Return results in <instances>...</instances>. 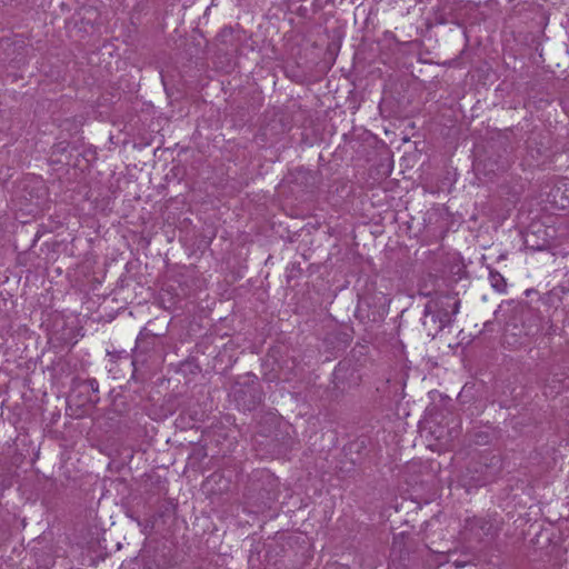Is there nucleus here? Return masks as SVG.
<instances>
[{"instance_id":"nucleus-8","label":"nucleus","mask_w":569,"mask_h":569,"mask_svg":"<svg viewBox=\"0 0 569 569\" xmlns=\"http://www.w3.org/2000/svg\"><path fill=\"white\" fill-rule=\"evenodd\" d=\"M560 192H561V188H560V187H556V188H553V190H552V196H553V198H555V202H556L560 208L565 209V208L569 207V199L561 200L560 202H558V201L556 200V198H557L558 193H560Z\"/></svg>"},{"instance_id":"nucleus-4","label":"nucleus","mask_w":569,"mask_h":569,"mask_svg":"<svg viewBox=\"0 0 569 569\" xmlns=\"http://www.w3.org/2000/svg\"><path fill=\"white\" fill-rule=\"evenodd\" d=\"M510 166V161L508 157L498 154V156H487L485 159H481L476 164V170L479 173L488 177L489 179L495 176L505 172Z\"/></svg>"},{"instance_id":"nucleus-10","label":"nucleus","mask_w":569,"mask_h":569,"mask_svg":"<svg viewBox=\"0 0 569 569\" xmlns=\"http://www.w3.org/2000/svg\"><path fill=\"white\" fill-rule=\"evenodd\" d=\"M531 292H533V289H527V290L525 291V293H526V296H527V297H528V296H530V295H531Z\"/></svg>"},{"instance_id":"nucleus-7","label":"nucleus","mask_w":569,"mask_h":569,"mask_svg":"<svg viewBox=\"0 0 569 569\" xmlns=\"http://www.w3.org/2000/svg\"><path fill=\"white\" fill-rule=\"evenodd\" d=\"M82 386L87 387L94 393V398L91 397L90 401L98 402L99 397L97 395L99 392V383H98L97 379H94V378L87 379L83 381Z\"/></svg>"},{"instance_id":"nucleus-5","label":"nucleus","mask_w":569,"mask_h":569,"mask_svg":"<svg viewBox=\"0 0 569 569\" xmlns=\"http://www.w3.org/2000/svg\"><path fill=\"white\" fill-rule=\"evenodd\" d=\"M489 280L492 288L498 292H503L507 288V282L502 274L497 270L490 269L489 271Z\"/></svg>"},{"instance_id":"nucleus-9","label":"nucleus","mask_w":569,"mask_h":569,"mask_svg":"<svg viewBox=\"0 0 569 569\" xmlns=\"http://www.w3.org/2000/svg\"><path fill=\"white\" fill-rule=\"evenodd\" d=\"M555 332H556V327H555L552 323H550V325H549V327H548V330H547L546 335L551 336V335H553Z\"/></svg>"},{"instance_id":"nucleus-3","label":"nucleus","mask_w":569,"mask_h":569,"mask_svg":"<svg viewBox=\"0 0 569 569\" xmlns=\"http://www.w3.org/2000/svg\"><path fill=\"white\" fill-rule=\"evenodd\" d=\"M232 395L238 408L243 411H251L262 402L261 388L257 382L234 387Z\"/></svg>"},{"instance_id":"nucleus-1","label":"nucleus","mask_w":569,"mask_h":569,"mask_svg":"<svg viewBox=\"0 0 569 569\" xmlns=\"http://www.w3.org/2000/svg\"><path fill=\"white\" fill-rule=\"evenodd\" d=\"M419 295L430 298L425 306L422 326L429 337L436 338L446 327L452 325L459 312L460 300L456 293L432 295L423 288H420Z\"/></svg>"},{"instance_id":"nucleus-6","label":"nucleus","mask_w":569,"mask_h":569,"mask_svg":"<svg viewBox=\"0 0 569 569\" xmlns=\"http://www.w3.org/2000/svg\"><path fill=\"white\" fill-rule=\"evenodd\" d=\"M560 382L559 379H557L556 376H553L551 379H548L547 383L543 386L545 395L548 397H555L560 392V388H556V386H552V383Z\"/></svg>"},{"instance_id":"nucleus-11","label":"nucleus","mask_w":569,"mask_h":569,"mask_svg":"<svg viewBox=\"0 0 569 569\" xmlns=\"http://www.w3.org/2000/svg\"><path fill=\"white\" fill-rule=\"evenodd\" d=\"M141 336H142V333H140V336L138 337V339H137V345H139V343L141 342V340H142V339H141Z\"/></svg>"},{"instance_id":"nucleus-2","label":"nucleus","mask_w":569,"mask_h":569,"mask_svg":"<svg viewBox=\"0 0 569 569\" xmlns=\"http://www.w3.org/2000/svg\"><path fill=\"white\" fill-rule=\"evenodd\" d=\"M500 528L490 518L470 517L465 520L463 538L469 543H489L499 535Z\"/></svg>"}]
</instances>
